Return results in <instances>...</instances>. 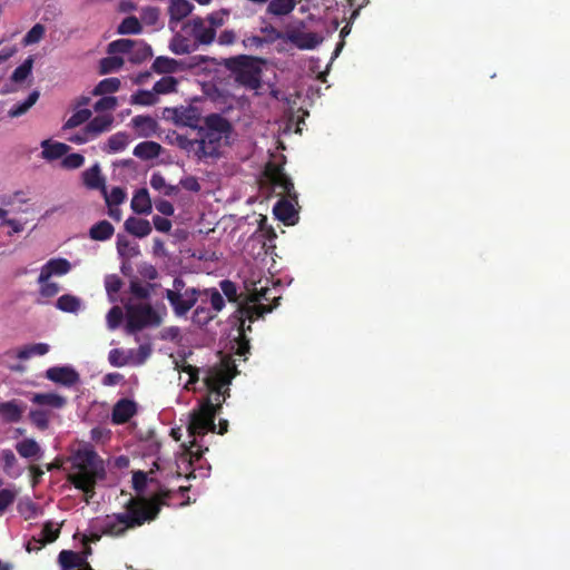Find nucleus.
Returning <instances> with one entry per match:
<instances>
[{"label": "nucleus", "instance_id": "obj_1", "mask_svg": "<svg viewBox=\"0 0 570 570\" xmlns=\"http://www.w3.org/2000/svg\"><path fill=\"white\" fill-rule=\"evenodd\" d=\"M233 376L234 373L229 365L216 366L207 372L205 383L209 390V396L199 404L198 409L189 413L186 432L190 440L188 446L183 443L185 451L178 459L179 470L181 465L187 469L194 459H200L204 450L198 439L205 436L209 431L215 432L214 420L222 402L228 395L227 392Z\"/></svg>", "mask_w": 570, "mask_h": 570}, {"label": "nucleus", "instance_id": "obj_2", "mask_svg": "<svg viewBox=\"0 0 570 570\" xmlns=\"http://www.w3.org/2000/svg\"><path fill=\"white\" fill-rule=\"evenodd\" d=\"M168 493H163L160 502L145 498L131 499L127 509L121 513L107 514L92 522V529L109 537H120L129 529L140 527L146 521L155 519L159 512V504L165 503Z\"/></svg>", "mask_w": 570, "mask_h": 570}, {"label": "nucleus", "instance_id": "obj_3", "mask_svg": "<svg viewBox=\"0 0 570 570\" xmlns=\"http://www.w3.org/2000/svg\"><path fill=\"white\" fill-rule=\"evenodd\" d=\"M69 461V481L87 495V500L92 498L96 483L105 478L104 461L88 446L73 452Z\"/></svg>", "mask_w": 570, "mask_h": 570}, {"label": "nucleus", "instance_id": "obj_4", "mask_svg": "<svg viewBox=\"0 0 570 570\" xmlns=\"http://www.w3.org/2000/svg\"><path fill=\"white\" fill-rule=\"evenodd\" d=\"M229 17V10L222 9L214 11L205 18L195 17L187 20L181 31L188 35L196 47L199 45H210L216 38V31L223 27Z\"/></svg>", "mask_w": 570, "mask_h": 570}, {"label": "nucleus", "instance_id": "obj_5", "mask_svg": "<svg viewBox=\"0 0 570 570\" xmlns=\"http://www.w3.org/2000/svg\"><path fill=\"white\" fill-rule=\"evenodd\" d=\"M230 129L229 122L224 117L219 115L206 117L204 126L198 127L197 136L207 158L218 156L222 141L228 138Z\"/></svg>", "mask_w": 570, "mask_h": 570}, {"label": "nucleus", "instance_id": "obj_6", "mask_svg": "<svg viewBox=\"0 0 570 570\" xmlns=\"http://www.w3.org/2000/svg\"><path fill=\"white\" fill-rule=\"evenodd\" d=\"M126 331L129 334L140 331L144 327L158 326L163 321V316L165 315V309L157 311L146 301L130 299L126 306Z\"/></svg>", "mask_w": 570, "mask_h": 570}, {"label": "nucleus", "instance_id": "obj_7", "mask_svg": "<svg viewBox=\"0 0 570 570\" xmlns=\"http://www.w3.org/2000/svg\"><path fill=\"white\" fill-rule=\"evenodd\" d=\"M281 296L274 295V291L265 287H261L259 291L252 294L247 302L240 306L238 309L239 313V330L242 332L245 331V321L248 320L253 322L262 317L265 313H269L273 309L269 302H275L276 305L279 304Z\"/></svg>", "mask_w": 570, "mask_h": 570}, {"label": "nucleus", "instance_id": "obj_8", "mask_svg": "<svg viewBox=\"0 0 570 570\" xmlns=\"http://www.w3.org/2000/svg\"><path fill=\"white\" fill-rule=\"evenodd\" d=\"M199 294L200 291L195 287H186L185 282L176 277L173 287L166 289L165 297L177 316H185L199 301Z\"/></svg>", "mask_w": 570, "mask_h": 570}, {"label": "nucleus", "instance_id": "obj_9", "mask_svg": "<svg viewBox=\"0 0 570 570\" xmlns=\"http://www.w3.org/2000/svg\"><path fill=\"white\" fill-rule=\"evenodd\" d=\"M229 67L235 71L236 80L243 86L256 89L259 87V72L257 61L248 56H239L229 61Z\"/></svg>", "mask_w": 570, "mask_h": 570}, {"label": "nucleus", "instance_id": "obj_10", "mask_svg": "<svg viewBox=\"0 0 570 570\" xmlns=\"http://www.w3.org/2000/svg\"><path fill=\"white\" fill-rule=\"evenodd\" d=\"M108 53L127 55L134 63H140L151 57V48L141 40L119 39L108 45Z\"/></svg>", "mask_w": 570, "mask_h": 570}, {"label": "nucleus", "instance_id": "obj_11", "mask_svg": "<svg viewBox=\"0 0 570 570\" xmlns=\"http://www.w3.org/2000/svg\"><path fill=\"white\" fill-rule=\"evenodd\" d=\"M150 355V347L141 345L137 350H121L114 348L108 354L110 365L115 367H122L126 365H141Z\"/></svg>", "mask_w": 570, "mask_h": 570}, {"label": "nucleus", "instance_id": "obj_12", "mask_svg": "<svg viewBox=\"0 0 570 570\" xmlns=\"http://www.w3.org/2000/svg\"><path fill=\"white\" fill-rule=\"evenodd\" d=\"M167 118L171 119L176 125L198 128L200 120V111L195 106H179L166 110Z\"/></svg>", "mask_w": 570, "mask_h": 570}, {"label": "nucleus", "instance_id": "obj_13", "mask_svg": "<svg viewBox=\"0 0 570 570\" xmlns=\"http://www.w3.org/2000/svg\"><path fill=\"white\" fill-rule=\"evenodd\" d=\"M170 142L183 150L188 157H193L197 160L207 159L206 151H204L198 136L196 138H188L187 136L176 134L173 136Z\"/></svg>", "mask_w": 570, "mask_h": 570}, {"label": "nucleus", "instance_id": "obj_14", "mask_svg": "<svg viewBox=\"0 0 570 570\" xmlns=\"http://www.w3.org/2000/svg\"><path fill=\"white\" fill-rule=\"evenodd\" d=\"M71 263L66 258H51L41 266L37 282L42 283L51 277L63 276L71 271Z\"/></svg>", "mask_w": 570, "mask_h": 570}, {"label": "nucleus", "instance_id": "obj_15", "mask_svg": "<svg viewBox=\"0 0 570 570\" xmlns=\"http://www.w3.org/2000/svg\"><path fill=\"white\" fill-rule=\"evenodd\" d=\"M46 377L65 386H72L80 380L79 374L71 366H53L46 371Z\"/></svg>", "mask_w": 570, "mask_h": 570}, {"label": "nucleus", "instance_id": "obj_16", "mask_svg": "<svg viewBox=\"0 0 570 570\" xmlns=\"http://www.w3.org/2000/svg\"><path fill=\"white\" fill-rule=\"evenodd\" d=\"M50 346L47 343H36L19 348L10 350L3 355L8 358L28 360L32 356H42L47 354Z\"/></svg>", "mask_w": 570, "mask_h": 570}, {"label": "nucleus", "instance_id": "obj_17", "mask_svg": "<svg viewBox=\"0 0 570 570\" xmlns=\"http://www.w3.org/2000/svg\"><path fill=\"white\" fill-rule=\"evenodd\" d=\"M194 6L188 0H170L168 6L169 27L176 24L191 13Z\"/></svg>", "mask_w": 570, "mask_h": 570}, {"label": "nucleus", "instance_id": "obj_18", "mask_svg": "<svg viewBox=\"0 0 570 570\" xmlns=\"http://www.w3.org/2000/svg\"><path fill=\"white\" fill-rule=\"evenodd\" d=\"M30 401L40 407L57 410L62 409L67 403L66 397L57 393H31Z\"/></svg>", "mask_w": 570, "mask_h": 570}, {"label": "nucleus", "instance_id": "obj_19", "mask_svg": "<svg viewBox=\"0 0 570 570\" xmlns=\"http://www.w3.org/2000/svg\"><path fill=\"white\" fill-rule=\"evenodd\" d=\"M61 570H89L83 558L73 551L63 550L59 553Z\"/></svg>", "mask_w": 570, "mask_h": 570}, {"label": "nucleus", "instance_id": "obj_20", "mask_svg": "<svg viewBox=\"0 0 570 570\" xmlns=\"http://www.w3.org/2000/svg\"><path fill=\"white\" fill-rule=\"evenodd\" d=\"M26 406L17 400L0 403V417L7 422H18Z\"/></svg>", "mask_w": 570, "mask_h": 570}, {"label": "nucleus", "instance_id": "obj_21", "mask_svg": "<svg viewBox=\"0 0 570 570\" xmlns=\"http://www.w3.org/2000/svg\"><path fill=\"white\" fill-rule=\"evenodd\" d=\"M136 412V404L130 400H120L112 410V421L117 424L127 422Z\"/></svg>", "mask_w": 570, "mask_h": 570}, {"label": "nucleus", "instance_id": "obj_22", "mask_svg": "<svg viewBox=\"0 0 570 570\" xmlns=\"http://www.w3.org/2000/svg\"><path fill=\"white\" fill-rule=\"evenodd\" d=\"M41 157L48 161H52L65 156L70 147L63 142H51L50 140L41 141Z\"/></svg>", "mask_w": 570, "mask_h": 570}, {"label": "nucleus", "instance_id": "obj_23", "mask_svg": "<svg viewBox=\"0 0 570 570\" xmlns=\"http://www.w3.org/2000/svg\"><path fill=\"white\" fill-rule=\"evenodd\" d=\"M196 48L193 39L183 31L181 33L175 35L169 42V49L176 55L190 53L196 50Z\"/></svg>", "mask_w": 570, "mask_h": 570}, {"label": "nucleus", "instance_id": "obj_24", "mask_svg": "<svg viewBox=\"0 0 570 570\" xmlns=\"http://www.w3.org/2000/svg\"><path fill=\"white\" fill-rule=\"evenodd\" d=\"M130 206H131V209L136 214H140V215L150 214L151 209H153V205H151V200H150L148 190L146 188H141V189L137 190L131 199Z\"/></svg>", "mask_w": 570, "mask_h": 570}, {"label": "nucleus", "instance_id": "obj_25", "mask_svg": "<svg viewBox=\"0 0 570 570\" xmlns=\"http://www.w3.org/2000/svg\"><path fill=\"white\" fill-rule=\"evenodd\" d=\"M199 299L203 304H210V309L216 315L225 306V299L217 288H206L200 291Z\"/></svg>", "mask_w": 570, "mask_h": 570}, {"label": "nucleus", "instance_id": "obj_26", "mask_svg": "<svg viewBox=\"0 0 570 570\" xmlns=\"http://www.w3.org/2000/svg\"><path fill=\"white\" fill-rule=\"evenodd\" d=\"M125 229L139 238L146 237L151 233V225L146 219H140L136 217H129L125 222Z\"/></svg>", "mask_w": 570, "mask_h": 570}, {"label": "nucleus", "instance_id": "obj_27", "mask_svg": "<svg viewBox=\"0 0 570 570\" xmlns=\"http://www.w3.org/2000/svg\"><path fill=\"white\" fill-rule=\"evenodd\" d=\"M114 121V117L110 114H104L95 117L86 126L87 132L91 135V137H97L98 135L110 129Z\"/></svg>", "mask_w": 570, "mask_h": 570}, {"label": "nucleus", "instance_id": "obj_28", "mask_svg": "<svg viewBox=\"0 0 570 570\" xmlns=\"http://www.w3.org/2000/svg\"><path fill=\"white\" fill-rule=\"evenodd\" d=\"M56 307L65 313L77 314L83 308V302L78 296L65 294L57 299Z\"/></svg>", "mask_w": 570, "mask_h": 570}, {"label": "nucleus", "instance_id": "obj_29", "mask_svg": "<svg viewBox=\"0 0 570 570\" xmlns=\"http://www.w3.org/2000/svg\"><path fill=\"white\" fill-rule=\"evenodd\" d=\"M131 124L141 137H149L156 132L157 121L149 116H136Z\"/></svg>", "mask_w": 570, "mask_h": 570}, {"label": "nucleus", "instance_id": "obj_30", "mask_svg": "<svg viewBox=\"0 0 570 570\" xmlns=\"http://www.w3.org/2000/svg\"><path fill=\"white\" fill-rule=\"evenodd\" d=\"M17 452L24 459H39L42 454L39 444L33 439H24L16 444Z\"/></svg>", "mask_w": 570, "mask_h": 570}, {"label": "nucleus", "instance_id": "obj_31", "mask_svg": "<svg viewBox=\"0 0 570 570\" xmlns=\"http://www.w3.org/2000/svg\"><path fill=\"white\" fill-rule=\"evenodd\" d=\"M161 146L155 141H142L134 148V155L140 159H153L160 155Z\"/></svg>", "mask_w": 570, "mask_h": 570}, {"label": "nucleus", "instance_id": "obj_32", "mask_svg": "<svg viewBox=\"0 0 570 570\" xmlns=\"http://www.w3.org/2000/svg\"><path fill=\"white\" fill-rule=\"evenodd\" d=\"M151 188L164 196H175L179 188L178 186L167 184L165 177L159 173H154L149 181Z\"/></svg>", "mask_w": 570, "mask_h": 570}, {"label": "nucleus", "instance_id": "obj_33", "mask_svg": "<svg viewBox=\"0 0 570 570\" xmlns=\"http://www.w3.org/2000/svg\"><path fill=\"white\" fill-rule=\"evenodd\" d=\"M114 232H115V228L109 222L101 220V222L95 224L94 226H91V228L89 230V236L94 240L104 242V240L109 239L114 235Z\"/></svg>", "mask_w": 570, "mask_h": 570}, {"label": "nucleus", "instance_id": "obj_34", "mask_svg": "<svg viewBox=\"0 0 570 570\" xmlns=\"http://www.w3.org/2000/svg\"><path fill=\"white\" fill-rule=\"evenodd\" d=\"M82 179L87 187L91 189H101L104 185V180L100 176V168L98 165L90 167L89 169L82 173Z\"/></svg>", "mask_w": 570, "mask_h": 570}, {"label": "nucleus", "instance_id": "obj_35", "mask_svg": "<svg viewBox=\"0 0 570 570\" xmlns=\"http://www.w3.org/2000/svg\"><path fill=\"white\" fill-rule=\"evenodd\" d=\"M129 144V137L125 132H117L109 137L104 150L107 153L122 151Z\"/></svg>", "mask_w": 570, "mask_h": 570}, {"label": "nucleus", "instance_id": "obj_36", "mask_svg": "<svg viewBox=\"0 0 570 570\" xmlns=\"http://www.w3.org/2000/svg\"><path fill=\"white\" fill-rule=\"evenodd\" d=\"M264 175L267 181H269L274 187L285 186V174L283 173L282 167L269 163L265 168Z\"/></svg>", "mask_w": 570, "mask_h": 570}, {"label": "nucleus", "instance_id": "obj_37", "mask_svg": "<svg viewBox=\"0 0 570 570\" xmlns=\"http://www.w3.org/2000/svg\"><path fill=\"white\" fill-rule=\"evenodd\" d=\"M180 63L168 57H158L153 63V69L158 73H170L179 70Z\"/></svg>", "mask_w": 570, "mask_h": 570}, {"label": "nucleus", "instance_id": "obj_38", "mask_svg": "<svg viewBox=\"0 0 570 570\" xmlns=\"http://www.w3.org/2000/svg\"><path fill=\"white\" fill-rule=\"evenodd\" d=\"M107 205H120L127 198V193L121 187H112L110 190L102 186L101 190Z\"/></svg>", "mask_w": 570, "mask_h": 570}, {"label": "nucleus", "instance_id": "obj_39", "mask_svg": "<svg viewBox=\"0 0 570 570\" xmlns=\"http://www.w3.org/2000/svg\"><path fill=\"white\" fill-rule=\"evenodd\" d=\"M38 98H39V94L37 91H32L24 101L14 105L9 110L8 115L11 118H16V117L22 116L23 114H26L36 104Z\"/></svg>", "mask_w": 570, "mask_h": 570}, {"label": "nucleus", "instance_id": "obj_40", "mask_svg": "<svg viewBox=\"0 0 570 570\" xmlns=\"http://www.w3.org/2000/svg\"><path fill=\"white\" fill-rule=\"evenodd\" d=\"M119 53H109L108 57L100 61V73H111L121 68L124 65V58L118 56Z\"/></svg>", "mask_w": 570, "mask_h": 570}, {"label": "nucleus", "instance_id": "obj_41", "mask_svg": "<svg viewBox=\"0 0 570 570\" xmlns=\"http://www.w3.org/2000/svg\"><path fill=\"white\" fill-rule=\"evenodd\" d=\"M18 494L19 490L14 485L0 489V515H2L7 509L12 505Z\"/></svg>", "mask_w": 570, "mask_h": 570}, {"label": "nucleus", "instance_id": "obj_42", "mask_svg": "<svg viewBox=\"0 0 570 570\" xmlns=\"http://www.w3.org/2000/svg\"><path fill=\"white\" fill-rule=\"evenodd\" d=\"M141 24L138 18L130 16L122 20L118 26L117 32L119 35H136L140 33Z\"/></svg>", "mask_w": 570, "mask_h": 570}, {"label": "nucleus", "instance_id": "obj_43", "mask_svg": "<svg viewBox=\"0 0 570 570\" xmlns=\"http://www.w3.org/2000/svg\"><path fill=\"white\" fill-rule=\"evenodd\" d=\"M117 250L120 256L128 258L137 256L139 253L138 247L136 245H132L128 238L120 235H118L117 237Z\"/></svg>", "mask_w": 570, "mask_h": 570}, {"label": "nucleus", "instance_id": "obj_44", "mask_svg": "<svg viewBox=\"0 0 570 570\" xmlns=\"http://www.w3.org/2000/svg\"><path fill=\"white\" fill-rule=\"evenodd\" d=\"M90 117H91V111L89 109H79L69 117V119L63 125L62 129L67 130V129L78 127V126L82 125L83 122H86L87 120H89Z\"/></svg>", "mask_w": 570, "mask_h": 570}, {"label": "nucleus", "instance_id": "obj_45", "mask_svg": "<svg viewBox=\"0 0 570 570\" xmlns=\"http://www.w3.org/2000/svg\"><path fill=\"white\" fill-rule=\"evenodd\" d=\"M120 87L118 78H106L101 80L94 89V95H106L116 92Z\"/></svg>", "mask_w": 570, "mask_h": 570}, {"label": "nucleus", "instance_id": "obj_46", "mask_svg": "<svg viewBox=\"0 0 570 570\" xmlns=\"http://www.w3.org/2000/svg\"><path fill=\"white\" fill-rule=\"evenodd\" d=\"M60 527V523L48 521L43 524L38 535L45 539V541H47L48 543H51L56 541V539L59 537Z\"/></svg>", "mask_w": 570, "mask_h": 570}, {"label": "nucleus", "instance_id": "obj_47", "mask_svg": "<svg viewBox=\"0 0 570 570\" xmlns=\"http://www.w3.org/2000/svg\"><path fill=\"white\" fill-rule=\"evenodd\" d=\"M18 511L26 520L37 518L40 512L38 505L29 499L19 502Z\"/></svg>", "mask_w": 570, "mask_h": 570}, {"label": "nucleus", "instance_id": "obj_48", "mask_svg": "<svg viewBox=\"0 0 570 570\" xmlns=\"http://www.w3.org/2000/svg\"><path fill=\"white\" fill-rule=\"evenodd\" d=\"M177 80L174 77H163L154 85V91L158 95L169 94L176 91Z\"/></svg>", "mask_w": 570, "mask_h": 570}, {"label": "nucleus", "instance_id": "obj_49", "mask_svg": "<svg viewBox=\"0 0 570 570\" xmlns=\"http://www.w3.org/2000/svg\"><path fill=\"white\" fill-rule=\"evenodd\" d=\"M30 421L40 430H46L50 421V412H42V409L31 410L29 413Z\"/></svg>", "mask_w": 570, "mask_h": 570}, {"label": "nucleus", "instance_id": "obj_50", "mask_svg": "<svg viewBox=\"0 0 570 570\" xmlns=\"http://www.w3.org/2000/svg\"><path fill=\"white\" fill-rule=\"evenodd\" d=\"M214 317V312L200 302V305L194 312L193 321L198 325H206Z\"/></svg>", "mask_w": 570, "mask_h": 570}, {"label": "nucleus", "instance_id": "obj_51", "mask_svg": "<svg viewBox=\"0 0 570 570\" xmlns=\"http://www.w3.org/2000/svg\"><path fill=\"white\" fill-rule=\"evenodd\" d=\"M45 35V27L40 23L35 24L24 36L23 43L26 46L37 43Z\"/></svg>", "mask_w": 570, "mask_h": 570}, {"label": "nucleus", "instance_id": "obj_52", "mask_svg": "<svg viewBox=\"0 0 570 570\" xmlns=\"http://www.w3.org/2000/svg\"><path fill=\"white\" fill-rule=\"evenodd\" d=\"M141 21L147 26H154L159 19V10L155 7H145L140 12Z\"/></svg>", "mask_w": 570, "mask_h": 570}, {"label": "nucleus", "instance_id": "obj_53", "mask_svg": "<svg viewBox=\"0 0 570 570\" xmlns=\"http://www.w3.org/2000/svg\"><path fill=\"white\" fill-rule=\"evenodd\" d=\"M38 284L40 286L39 294L42 297H46V298L53 297L60 292L59 285L55 282L45 281V282L38 283Z\"/></svg>", "mask_w": 570, "mask_h": 570}, {"label": "nucleus", "instance_id": "obj_54", "mask_svg": "<svg viewBox=\"0 0 570 570\" xmlns=\"http://www.w3.org/2000/svg\"><path fill=\"white\" fill-rule=\"evenodd\" d=\"M32 61L31 59L26 60L20 65L12 73V80L16 82L23 81L31 72Z\"/></svg>", "mask_w": 570, "mask_h": 570}, {"label": "nucleus", "instance_id": "obj_55", "mask_svg": "<svg viewBox=\"0 0 570 570\" xmlns=\"http://www.w3.org/2000/svg\"><path fill=\"white\" fill-rule=\"evenodd\" d=\"M122 320V311L119 306H114L107 314V326L109 330H116Z\"/></svg>", "mask_w": 570, "mask_h": 570}, {"label": "nucleus", "instance_id": "obj_56", "mask_svg": "<svg viewBox=\"0 0 570 570\" xmlns=\"http://www.w3.org/2000/svg\"><path fill=\"white\" fill-rule=\"evenodd\" d=\"M85 161V158L80 154H70L67 155L62 161L61 165L67 169H76L82 166Z\"/></svg>", "mask_w": 570, "mask_h": 570}, {"label": "nucleus", "instance_id": "obj_57", "mask_svg": "<svg viewBox=\"0 0 570 570\" xmlns=\"http://www.w3.org/2000/svg\"><path fill=\"white\" fill-rule=\"evenodd\" d=\"M117 106V98L108 96L102 97L95 104L96 111L114 110Z\"/></svg>", "mask_w": 570, "mask_h": 570}, {"label": "nucleus", "instance_id": "obj_58", "mask_svg": "<svg viewBox=\"0 0 570 570\" xmlns=\"http://www.w3.org/2000/svg\"><path fill=\"white\" fill-rule=\"evenodd\" d=\"M131 101L134 104L145 105V106L153 105L156 101V96H155V94H153L150 91H140L132 96Z\"/></svg>", "mask_w": 570, "mask_h": 570}, {"label": "nucleus", "instance_id": "obj_59", "mask_svg": "<svg viewBox=\"0 0 570 570\" xmlns=\"http://www.w3.org/2000/svg\"><path fill=\"white\" fill-rule=\"evenodd\" d=\"M155 207L156 209L165 215V216H171L174 215L175 213V208L174 206L168 202V200H165V199H155Z\"/></svg>", "mask_w": 570, "mask_h": 570}, {"label": "nucleus", "instance_id": "obj_60", "mask_svg": "<svg viewBox=\"0 0 570 570\" xmlns=\"http://www.w3.org/2000/svg\"><path fill=\"white\" fill-rule=\"evenodd\" d=\"M220 289L222 292L224 293V295L229 299V301H235L236 299V294H237V289H236V286L233 282L230 281H222L220 282Z\"/></svg>", "mask_w": 570, "mask_h": 570}, {"label": "nucleus", "instance_id": "obj_61", "mask_svg": "<svg viewBox=\"0 0 570 570\" xmlns=\"http://www.w3.org/2000/svg\"><path fill=\"white\" fill-rule=\"evenodd\" d=\"M0 458L3 462V466H4L6 471H9L17 463L16 455L11 450H2L0 452Z\"/></svg>", "mask_w": 570, "mask_h": 570}, {"label": "nucleus", "instance_id": "obj_62", "mask_svg": "<svg viewBox=\"0 0 570 570\" xmlns=\"http://www.w3.org/2000/svg\"><path fill=\"white\" fill-rule=\"evenodd\" d=\"M147 482V473L137 471L132 475V484L138 493H141Z\"/></svg>", "mask_w": 570, "mask_h": 570}, {"label": "nucleus", "instance_id": "obj_63", "mask_svg": "<svg viewBox=\"0 0 570 570\" xmlns=\"http://www.w3.org/2000/svg\"><path fill=\"white\" fill-rule=\"evenodd\" d=\"M237 35L234 30H224L217 38V42L222 46H230L236 41Z\"/></svg>", "mask_w": 570, "mask_h": 570}, {"label": "nucleus", "instance_id": "obj_64", "mask_svg": "<svg viewBox=\"0 0 570 570\" xmlns=\"http://www.w3.org/2000/svg\"><path fill=\"white\" fill-rule=\"evenodd\" d=\"M153 224L158 232L168 233L171 229V222L161 216H154Z\"/></svg>", "mask_w": 570, "mask_h": 570}]
</instances>
